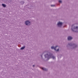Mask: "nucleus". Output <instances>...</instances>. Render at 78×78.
Wrapping results in <instances>:
<instances>
[{
    "mask_svg": "<svg viewBox=\"0 0 78 78\" xmlns=\"http://www.w3.org/2000/svg\"><path fill=\"white\" fill-rule=\"evenodd\" d=\"M33 67H34V65H33Z\"/></svg>",
    "mask_w": 78,
    "mask_h": 78,
    "instance_id": "nucleus-13",
    "label": "nucleus"
},
{
    "mask_svg": "<svg viewBox=\"0 0 78 78\" xmlns=\"http://www.w3.org/2000/svg\"><path fill=\"white\" fill-rule=\"evenodd\" d=\"M52 58H53V59H54L55 58V57L54 56H52Z\"/></svg>",
    "mask_w": 78,
    "mask_h": 78,
    "instance_id": "nucleus-10",
    "label": "nucleus"
},
{
    "mask_svg": "<svg viewBox=\"0 0 78 78\" xmlns=\"http://www.w3.org/2000/svg\"><path fill=\"white\" fill-rule=\"evenodd\" d=\"M2 6H3V7H6V5H5L3 4H2Z\"/></svg>",
    "mask_w": 78,
    "mask_h": 78,
    "instance_id": "nucleus-8",
    "label": "nucleus"
},
{
    "mask_svg": "<svg viewBox=\"0 0 78 78\" xmlns=\"http://www.w3.org/2000/svg\"><path fill=\"white\" fill-rule=\"evenodd\" d=\"M25 48V46H24L23 47L21 48V50H23Z\"/></svg>",
    "mask_w": 78,
    "mask_h": 78,
    "instance_id": "nucleus-9",
    "label": "nucleus"
},
{
    "mask_svg": "<svg viewBox=\"0 0 78 78\" xmlns=\"http://www.w3.org/2000/svg\"><path fill=\"white\" fill-rule=\"evenodd\" d=\"M72 27H73V26H72Z\"/></svg>",
    "mask_w": 78,
    "mask_h": 78,
    "instance_id": "nucleus-15",
    "label": "nucleus"
},
{
    "mask_svg": "<svg viewBox=\"0 0 78 78\" xmlns=\"http://www.w3.org/2000/svg\"><path fill=\"white\" fill-rule=\"evenodd\" d=\"M69 45H70V44H69Z\"/></svg>",
    "mask_w": 78,
    "mask_h": 78,
    "instance_id": "nucleus-16",
    "label": "nucleus"
},
{
    "mask_svg": "<svg viewBox=\"0 0 78 78\" xmlns=\"http://www.w3.org/2000/svg\"><path fill=\"white\" fill-rule=\"evenodd\" d=\"M42 69L43 70H44L45 71H47V69H46L44 68H42Z\"/></svg>",
    "mask_w": 78,
    "mask_h": 78,
    "instance_id": "nucleus-6",
    "label": "nucleus"
},
{
    "mask_svg": "<svg viewBox=\"0 0 78 78\" xmlns=\"http://www.w3.org/2000/svg\"><path fill=\"white\" fill-rule=\"evenodd\" d=\"M51 49H54L55 50H56L57 51H59V47L58 46H56L55 47L54 46H52L51 47Z\"/></svg>",
    "mask_w": 78,
    "mask_h": 78,
    "instance_id": "nucleus-1",
    "label": "nucleus"
},
{
    "mask_svg": "<svg viewBox=\"0 0 78 78\" xmlns=\"http://www.w3.org/2000/svg\"><path fill=\"white\" fill-rule=\"evenodd\" d=\"M74 29L75 30V29H76V30H77V29H78V27H74Z\"/></svg>",
    "mask_w": 78,
    "mask_h": 78,
    "instance_id": "nucleus-7",
    "label": "nucleus"
},
{
    "mask_svg": "<svg viewBox=\"0 0 78 78\" xmlns=\"http://www.w3.org/2000/svg\"><path fill=\"white\" fill-rule=\"evenodd\" d=\"M73 38H72V37H70V36H69L68 37V40H71V39H72Z\"/></svg>",
    "mask_w": 78,
    "mask_h": 78,
    "instance_id": "nucleus-5",
    "label": "nucleus"
},
{
    "mask_svg": "<svg viewBox=\"0 0 78 78\" xmlns=\"http://www.w3.org/2000/svg\"><path fill=\"white\" fill-rule=\"evenodd\" d=\"M55 5H51V6H54Z\"/></svg>",
    "mask_w": 78,
    "mask_h": 78,
    "instance_id": "nucleus-12",
    "label": "nucleus"
},
{
    "mask_svg": "<svg viewBox=\"0 0 78 78\" xmlns=\"http://www.w3.org/2000/svg\"><path fill=\"white\" fill-rule=\"evenodd\" d=\"M72 31H73V29H72Z\"/></svg>",
    "mask_w": 78,
    "mask_h": 78,
    "instance_id": "nucleus-14",
    "label": "nucleus"
},
{
    "mask_svg": "<svg viewBox=\"0 0 78 78\" xmlns=\"http://www.w3.org/2000/svg\"><path fill=\"white\" fill-rule=\"evenodd\" d=\"M58 2H59V3H62V1H61V0H59Z\"/></svg>",
    "mask_w": 78,
    "mask_h": 78,
    "instance_id": "nucleus-11",
    "label": "nucleus"
},
{
    "mask_svg": "<svg viewBox=\"0 0 78 78\" xmlns=\"http://www.w3.org/2000/svg\"><path fill=\"white\" fill-rule=\"evenodd\" d=\"M51 56H52L51 55H48V54H46L45 55V58H49V57L51 58Z\"/></svg>",
    "mask_w": 78,
    "mask_h": 78,
    "instance_id": "nucleus-4",
    "label": "nucleus"
},
{
    "mask_svg": "<svg viewBox=\"0 0 78 78\" xmlns=\"http://www.w3.org/2000/svg\"><path fill=\"white\" fill-rule=\"evenodd\" d=\"M62 22H59L57 24V25H58V27H61V26H62Z\"/></svg>",
    "mask_w": 78,
    "mask_h": 78,
    "instance_id": "nucleus-3",
    "label": "nucleus"
},
{
    "mask_svg": "<svg viewBox=\"0 0 78 78\" xmlns=\"http://www.w3.org/2000/svg\"><path fill=\"white\" fill-rule=\"evenodd\" d=\"M25 24L26 25H30V22L28 21H27L25 22Z\"/></svg>",
    "mask_w": 78,
    "mask_h": 78,
    "instance_id": "nucleus-2",
    "label": "nucleus"
}]
</instances>
